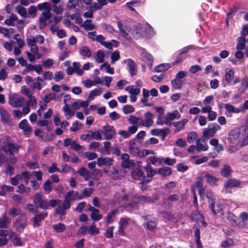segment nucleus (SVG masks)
I'll return each instance as SVG.
<instances>
[{"instance_id": "nucleus-1", "label": "nucleus", "mask_w": 248, "mask_h": 248, "mask_svg": "<svg viewBox=\"0 0 248 248\" xmlns=\"http://www.w3.org/2000/svg\"><path fill=\"white\" fill-rule=\"evenodd\" d=\"M129 199V193L125 192V189L123 188L114 194L112 198V202L114 204H123L127 203Z\"/></svg>"}, {"instance_id": "nucleus-2", "label": "nucleus", "mask_w": 248, "mask_h": 248, "mask_svg": "<svg viewBox=\"0 0 248 248\" xmlns=\"http://www.w3.org/2000/svg\"><path fill=\"white\" fill-rule=\"evenodd\" d=\"M20 148V145L16 143L12 142L7 139L3 142V145L1 146L2 150L9 155H13L14 152H18Z\"/></svg>"}, {"instance_id": "nucleus-3", "label": "nucleus", "mask_w": 248, "mask_h": 248, "mask_svg": "<svg viewBox=\"0 0 248 248\" xmlns=\"http://www.w3.org/2000/svg\"><path fill=\"white\" fill-rule=\"evenodd\" d=\"M70 207V201L64 199L62 201V205H58V207L55 209V212L59 216L61 220L63 219V216H64L66 214V210L69 209Z\"/></svg>"}, {"instance_id": "nucleus-4", "label": "nucleus", "mask_w": 248, "mask_h": 248, "mask_svg": "<svg viewBox=\"0 0 248 248\" xmlns=\"http://www.w3.org/2000/svg\"><path fill=\"white\" fill-rule=\"evenodd\" d=\"M140 143L136 139H133L129 142V153L132 156H138L140 155Z\"/></svg>"}, {"instance_id": "nucleus-5", "label": "nucleus", "mask_w": 248, "mask_h": 248, "mask_svg": "<svg viewBox=\"0 0 248 248\" xmlns=\"http://www.w3.org/2000/svg\"><path fill=\"white\" fill-rule=\"evenodd\" d=\"M221 127L217 123H212L209 124L208 128H205L203 131V136L209 138L214 136L216 132L220 129Z\"/></svg>"}, {"instance_id": "nucleus-6", "label": "nucleus", "mask_w": 248, "mask_h": 248, "mask_svg": "<svg viewBox=\"0 0 248 248\" xmlns=\"http://www.w3.org/2000/svg\"><path fill=\"white\" fill-rule=\"evenodd\" d=\"M48 216V212L45 211H43L40 214H36V215L31 219L32 221V226L34 228L39 227L41 225V221L46 218Z\"/></svg>"}, {"instance_id": "nucleus-7", "label": "nucleus", "mask_w": 248, "mask_h": 248, "mask_svg": "<svg viewBox=\"0 0 248 248\" xmlns=\"http://www.w3.org/2000/svg\"><path fill=\"white\" fill-rule=\"evenodd\" d=\"M206 197L208 200L209 208L211 210L214 216L217 215L215 205L216 202V198L214 193L211 191H208L206 194Z\"/></svg>"}, {"instance_id": "nucleus-8", "label": "nucleus", "mask_w": 248, "mask_h": 248, "mask_svg": "<svg viewBox=\"0 0 248 248\" xmlns=\"http://www.w3.org/2000/svg\"><path fill=\"white\" fill-rule=\"evenodd\" d=\"M16 223L17 224V229L23 230L28 225L27 217L25 214H21L16 218Z\"/></svg>"}, {"instance_id": "nucleus-9", "label": "nucleus", "mask_w": 248, "mask_h": 248, "mask_svg": "<svg viewBox=\"0 0 248 248\" xmlns=\"http://www.w3.org/2000/svg\"><path fill=\"white\" fill-rule=\"evenodd\" d=\"M51 16L50 11H43L41 16L39 18V28L40 29H44L46 26V21Z\"/></svg>"}, {"instance_id": "nucleus-10", "label": "nucleus", "mask_w": 248, "mask_h": 248, "mask_svg": "<svg viewBox=\"0 0 248 248\" xmlns=\"http://www.w3.org/2000/svg\"><path fill=\"white\" fill-rule=\"evenodd\" d=\"M104 131L102 133L105 136V139L107 140L112 139L115 135V131L114 127L111 125H109L108 124H106L103 127Z\"/></svg>"}, {"instance_id": "nucleus-11", "label": "nucleus", "mask_w": 248, "mask_h": 248, "mask_svg": "<svg viewBox=\"0 0 248 248\" xmlns=\"http://www.w3.org/2000/svg\"><path fill=\"white\" fill-rule=\"evenodd\" d=\"M196 187L198 189V194L202 200H203L205 198V188L203 187V182L202 178H198V180L195 182Z\"/></svg>"}, {"instance_id": "nucleus-12", "label": "nucleus", "mask_w": 248, "mask_h": 248, "mask_svg": "<svg viewBox=\"0 0 248 248\" xmlns=\"http://www.w3.org/2000/svg\"><path fill=\"white\" fill-rule=\"evenodd\" d=\"M196 187L198 189V194L202 200H203L205 198V188L203 187V182L202 178H198V180L195 182Z\"/></svg>"}, {"instance_id": "nucleus-13", "label": "nucleus", "mask_w": 248, "mask_h": 248, "mask_svg": "<svg viewBox=\"0 0 248 248\" xmlns=\"http://www.w3.org/2000/svg\"><path fill=\"white\" fill-rule=\"evenodd\" d=\"M140 203V196L137 194L129 193V199L127 203V205L133 207Z\"/></svg>"}, {"instance_id": "nucleus-14", "label": "nucleus", "mask_w": 248, "mask_h": 248, "mask_svg": "<svg viewBox=\"0 0 248 248\" xmlns=\"http://www.w3.org/2000/svg\"><path fill=\"white\" fill-rule=\"evenodd\" d=\"M18 127L21 129L23 130L24 134L30 133L32 132V128L28 125V121L26 119L22 120L19 124Z\"/></svg>"}, {"instance_id": "nucleus-15", "label": "nucleus", "mask_w": 248, "mask_h": 248, "mask_svg": "<svg viewBox=\"0 0 248 248\" xmlns=\"http://www.w3.org/2000/svg\"><path fill=\"white\" fill-rule=\"evenodd\" d=\"M206 182L210 185L214 186L218 185V182L219 179L214 175L206 173L204 175Z\"/></svg>"}, {"instance_id": "nucleus-16", "label": "nucleus", "mask_w": 248, "mask_h": 248, "mask_svg": "<svg viewBox=\"0 0 248 248\" xmlns=\"http://www.w3.org/2000/svg\"><path fill=\"white\" fill-rule=\"evenodd\" d=\"M114 162L113 159L109 157H98L97 159V164L99 167H101L103 165L110 166Z\"/></svg>"}, {"instance_id": "nucleus-17", "label": "nucleus", "mask_w": 248, "mask_h": 248, "mask_svg": "<svg viewBox=\"0 0 248 248\" xmlns=\"http://www.w3.org/2000/svg\"><path fill=\"white\" fill-rule=\"evenodd\" d=\"M127 61V66L129 68V72L130 75L133 77L137 74V65L135 62L132 59H128Z\"/></svg>"}, {"instance_id": "nucleus-18", "label": "nucleus", "mask_w": 248, "mask_h": 248, "mask_svg": "<svg viewBox=\"0 0 248 248\" xmlns=\"http://www.w3.org/2000/svg\"><path fill=\"white\" fill-rule=\"evenodd\" d=\"M177 116L178 118H179L180 114L177 110H174L172 113L168 112L166 114L164 123L166 124H168L171 121L177 118Z\"/></svg>"}, {"instance_id": "nucleus-19", "label": "nucleus", "mask_w": 248, "mask_h": 248, "mask_svg": "<svg viewBox=\"0 0 248 248\" xmlns=\"http://www.w3.org/2000/svg\"><path fill=\"white\" fill-rule=\"evenodd\" d=\"M24 98L22 96L14 98L10 100V103L15 108H19L22 106L24 102Z\"/></svg>"}, {"instance_id": "nucleus-20", "label": "nucleus", "mask_w": 248, "mask_h": 248, "mask_svg": "<svg viewBox=\"0 0 248 248\" xmlns=\"http://www.w3.org/2000/svg\"><path fill=\"white\" fill-rule=\"evenodd\" d=\"M118 213L119 210L117 209H115L114 210L108 213L106 217V221L107 224L112 223L114 221V218Z\"/></svg>"}, {"instance_id": "nucleus-21", "label": "nucleus", "mask_w": 248, "mask_h": 248, "mask_svg": "<svg viewBox=\"0 0 248 248\" xmlns=\"http://www.w3.org/2000/svg\"><path fill=\"white\" fill-rule=\"evenodd\" d=\"M102 93L101 88H95L90 92L89 95L88 97V101L94 99L95 96L100 95Z\"/></svg>"}, {"instance_id": "nucleus-22", "label": "nucleus", "mask_w": 248, "mask_h": 248, "mask_svg": "<svg viewBox=\"0 0 248 248\" xmlns=\"http://www.w3.org/2000/svg\"><path fill=\"white\" fill-rule=\"evenodd\" d=\"M232 169L231 166L228 165H224L223 169L220 170V174L226 178H229L231 176Z\"/></svg>"}, {"instance_id": "nucleus-23", "label": "nucleus", "mask_w": 248, "mask_h": 248, "mask_svg": "<svg viewBox=\"0 0 248 248\" xmlns=\"http://www.w3.org/2000/svg\"><path fill=\"white\" fill-rule=\"evenodd\" d=\"M15 11L17 12L23 18H27L29 17L27 14V9L20 5L16 6Z\"/></svg>"}, {"instance_id": "nucleus-24", "label": "nucleus", "mask_w": 248, "mask_h": 248, "mask_svg": "<svg viewBox=\"0 0 248 248\" xmlns=\"http://www.w3.org/2000/svg\"><path fill=\"white\" fill-rule=\"evenodd\" d=\"M93 191L92 188H85L82 191L81 194L78 197V200L84 199L85 197H89Z\"/></svg>"}, {"instance_id": "nucleus-25", "label": "nucleus", "mask_w": 248, "mask_h": 248, "mask_svg": "<svg viewBox=\"0 0 248 248\" xmlns=\"http://www.w3.org/2000/svg\"><path fill=\"white\" fill-rule=\"evenodd\" d=\"M79 54L83 57L90 58L92 55V52L88 47L86 46H82L79 49Z\"/></svg>"}, {"instance_id": "nucleus-26", "label": "nucleus", "mask_w": 248, "mask_h": 248, "mask_svg": "<svg viewBox=\"0 0 248 248\" xmlns=\"http://www.w3.org/2000/svg\"><path fill=\"white\" fill-rule=\"evenodd\" d=\"M172 173L171 169L168 167H162L158 169L157 173L164 176L170 175Z\"/></svg>"}, {"instance_id": "nucleus-27", "label": "nucleus", "mask_w": 248, "mask_h": 248, "mask_svg": "<svg viewBox=\"0 0 248 248\" xmlns=\"http://www.w3.org/2000/svg\"><path fill=\"white\" fill-rule=\"evenodd\" d=\"M17 20V16L14 14H12L9 18H7L4 21V23L8 26H15V21Z\"/></svg>"}, {"instance_id": "nucleus-28", "label": "nucleus", "mask_w": 248, "mask_h": 248, "mask_svg": "<svg viewBox=\"0 0 248 248\" xmlns=\"http://www.w3.org/2000/svg\"><path fill=\"white\" fill-rule=\"evenodd\" d=\"M144 172L142 170L136 169L134 170L131 173L132 177L135 179L139 180L144 176Z\"/></svg>"}, {"instance_id": "nucleus-29", "label": "nucleus", "mask_w": 248, "mask_h": 248, "mask_svg": "<svg viewBox=\"0 0 248 248\" xmlns=\"http://www.w3.org/2000/svg\"><path fill=\"white\" fill-rule=\"evenodd\" d=\"M144 170L146 172L147 176L152 177L157 173L156 170L154 169L150 165L147 164L144 167Z\"/></svg>"}, {"instance_id": "nucleus-30", "label": "nucleus", "mask_w": 248, "mask_h": 248, "mask_svg": "<svg viewBox=\"0 0 248 248\" xmlns=\"http://www.w3.org/2000/svg\"><path fill=\"white\" fill-rule=\"evenodd\" d=\"M51 4L48 2H44L38 4L37 9L39 11H51Z\"/></svg>"}, {"instance_id": "nucleus-31", "label": "nucleus", "mask_w": 248, "mask_h": 248, "mask_svg": "<svg viewBox=\"0 0 248 248\" xmlns=\"http://www.w3.org/2000/svg\"><path fill=\"white\" fill-rule=\"evenodd\" d=\"M117 26L118 29L119 30L120 32L122 34V36L127 39V36H128V33L124 29V28H126V26L123 27V24L121 21H118L117 22Z\"/></svg>"}, {"instance_id": "nucleus-32", "label": "nucleus", "mask_w": 248, "mask_h": 248, "mask_svg": "<svg viewBox=\"0 0 248 248\" xmlns=\"http://www.w3.org/2000/svg\"><path fill=\"white\" fill-rule=\"evenodd\" d=\"M171 84L175 89H181L184 84V82L181 79L176 78L171 80Z\"/></svg>"}, {"instance_id": "nucleus-33", "label": "nucleus", "mask_w": 248, "mask_h": 248, "mask_svg": "<svg viewBox=\"0 0 248 248\" xmlns=\"http://www.w3.org/2000/svg\"><path fill=\"white\" fill-rule=\"evenodd\" d=\"M77 172L79 173L80 176H82L86 181L88 180L90 178L89 170H87L84 167H81L78 170Z\"/></svg>"}, {"instance_id": "nucleus-34", "label": "nucleus", "mask_w": 248, "mask_h": 248, "mask_svg": "<svg viewBox=\"0 0 248 248\" xmlns=\"http://www.w3.org/2000/svg\"><path fill=\"white\" fill-rule=\"evenodd\" d=\"M238 42L236 45V49L238 50L244 49L246 46V39L244 37L241 36L238 38Z\"/></svg>"}, {"instance_id": "nucleus-35", "label": "nucleus", "mask_w": 248, "mask_h": 248, "mask_svg": "<svg viewBox=\"0 0 248 248\" xmlns=\"http://www.w3.org/2000/svg\"><path fill=\"white\" fill-rule=\"evenodd\" d=\"M145 117L146 118L145 126L150 127L154 123L152 119L153 117V114L150 112H147L145 114Z\"/></svg>"}, {"instance_id": "nucleus-36", "label": "nucleus", "mask_w": 248, "mask_h": 248, "mask_svg": "<svg viewBox=\"0 0 248 248\" xmlns=\"http://www.w3.org/2000/svg\"><path fill=\"white\" fill-rule=\"evenodd\" d=\"M52 228L56 232L60 233L65 230L66 226L62 223H58L53 225Z\"/></svg>"}, {"instance_id": "nucleus-37", "label": "nucleus", "mask_w": 248, "mask_h": 248, "mask_svg": "<svg viewBox=\"0 0 248 248\" xmlns=\"http://www.w3.org/2000/svg\"><path fill=\"white\" fill-rule=\"evenodd\" d=\"M170 68V65L169 63H162L155 67V71L156 72H161L166 71Z\"/></svg>"}, {"instance_id": "nucleus-38", "label": "nucleus", "mask_w": 248, "mask_h": 248, "mask_svg": "<svg viewBox=\"0 0 248 248\" xmlns=\"http://www.w3.org/2000/svg\"><path fill=\"white\" fill-rule=\"evenodd\" d=\"M94 211L91 213V217L94 221H99L102 218V215L99 214L98 209H94Z\"/></svg>"}, {"instance_id": "nucleus-39", "label": "nucleus", "mask_w": 248, "mask_h": 248, "mask_svg": "<svg viewBox=\"0 0 248 248\" xmlns=\"http://www.w3.org/2000/svg\"><path fill=\"white\" fill-rule=\"evenodd\" d=\"M154 202V201L150 197L146 196L144 195L140 196V203H149Z\"/></svg>"}, {"instance_id": "nucleus-40", "label": "nucleus", "mask_w": 248, "mask_h": 248, "mask_svg": "<svg viewBox=\"0 0 248 248\" xmlns=\"http://www.w3.org/2000/svg\"><path fill=\"white\" fill-rule=\"evenodd\" d=\"M105 67L106 68V72L110 74H114V69L113 67H110V64L108 62H105L100 65V69H102V68Z\"/></svg>"}, {"instance_id": "nucleus-41", "label": "nucleus", "mask_w": 248, "mask_h": 248, "mask_svg": "<svg viewBox=\"0 0 248 248\" xmlns=\"http://www.w3.org/2000/svg\"><path fill=\"white\" fill-rule=\"evenodd\" d=\"M0 114L2 120L4 121L5 122L8 121L10 115L6 110L2 108H0Z\"/></svg>"}, {"instance_id": "nucleus-42", "label": "nucleus", "mask_w": 248, "mask_h": 248, "mask_svg": "<svg viewBox=\"0 0 248 248\" xmlns=\"http://www.w3.org/2000/svg\"><path fill=\"white\" fill-rule=\"evenodd\" d=\"M56 99V94L53 93H49L45 95L43 100L46 104H47L50 100Z\"/></svg>"}, {"instance_id": "nucleus-43", "label": "nucleus", "mask_w": 248, "mask_h": 248, "mask_svg": "<svg viewBox=\"0 0 248 248\" xmlns=\"http://www.w3.org/2000/svg\"><path fill=\"white\" fill-rule=\"evenodd\" d=\"M208 149V145L206 144L205 145H202L200 142V139L196 141V149L198 151H207Z\"/></svg>"}, {"instance_id": "nucleus-44", "label": "nucleus", "mask_w": 248, "mask_h": 248, "mask_svg": "<svg viewBox=\"0 0 248 248\" xmlns=\"http://www.w3.org/2000/svg\"><path fill=\"white\" fill-rule=\"evenodd\" d=\"M43 188L46 192L49 193L52 190V186L50 180H47L43 184Z\"/></svg>"}, {"instance_id": "nucleus-45", "label": "nucleus", "mask_w": 248, "mask_h": 248, "mask_svg": "<svg viewBox=\"0 0 248 248\" xmlns=\"http://www.w3.org/2000/svg\"><path fill=\"white\" fill-rule=\"evenodd\" d=\"M103 143H104V148L100 149L99 150V152L100 153H104V150L105 149L106 151V154L109 155V152H108V150L110 148V145H111L110 142L109 141H105Z\"/></svg>"}, {"instance_id": "nucleus-46", "label": "nucleus", "mask_w": 248, "mask_h": 248, "mask_svg": "<svg viewBox=\"0 0 248 248\" xmlns=\"http://www.w3.org/2000/svg\"><path fill=\"white\" fill-rule=\"evenodd\" d=\"M111 63L113 64L115 62L118 61L120 59V53L119 51L117 50L114 51L112 53L110 56Z\"/></svg>"}, {"instance_id": "nucleus-47", "label": "nucleus", "mask_w": 248, "mask_h": 248, "mask_svg": "<svg viewBox=\"0 0 248 248\" xmlns=\"http://www.w3.org/2000/svg\"><path fill=\"white\" fill-rule=\"evenodd\" d=\"M84 27L86 30H93L95 28V26L92 23V20H86L84 22Z\"/></svg>"}, {"instance_id": "nucleus-48", "label": "nucleus", "mask_w": 248, "mask_h": 248, "mask_svg": "<svg viewBox=\"0 0 248 248\" xmlns=\"http://www.w3.org/2000/svg\"><path fill=\"white\" fill-rule=\"evenodd\" d=\"M123 110L124 114H127L134 112L135 108L130 105H126L123 107Z\"/></svg>"}, {"instance_id": "nucleus-49", "label": "nucleus", "mask_w": 248, "mask_h": 248, "mask_svg": "<svg viewBox=\"0 0 248 248\" xmlns=\"http://www.w3.org/2000/svg\"><path fill=\"white\" fill-rule=\"evenodd\" d=\"M36 206L41 209L46 210L48 209L49 205L47 201L43 200Z\"/></svg>"}, {"instance_id": "nucleus-50", "label": "nucleus", "mask_w": 248, "mask_h": 248, "mask_svg": "<svg viewBox=\"0 0 248 248\" xmlns=\"http://www.w3.org/2000/svg\"><path fill=\"white\" fill-rule=\"evenodd\" d=\"M198 138V135L195 132H190L187 136V140L188 143H192Z\"/></svg>"}, {"instance_id": "nucleus-51", "label": "nucleus", "mask_w": 248, "mask_h": 248, "mask_svg": "<svg viewBox=\"0 0 248 248\" xmlns=\"http://www.w3.org/2000/svg\"><path fill=\"white\" fill-rule=\"evenodd\" d=\"M21 210L20 208H12L8 211V214L10 216L15 217L17 215H20Z\"/></svg>"}, {"instance_id": "nucleus-52", "label": "nucleus", "mask_w": 248, "mask_h": 248, "mask_svg": "<svg viewBox=\"0 0 248 248\" xmlns=\"http://www.w3.org/2000/svg\"><path fill=\"white\" fill-rule=\"evenodd\" d=\"M130 220V218L128 217H121L119 220L118 224H120L122 226L126 228L129 223V221Z\"/></svg>"}, {"instance_id": "nucleus-53", "label": "nucleus", "mask_w": 248, "mask_h": 248, "mask_svg": "<svg viewBox=\"0 0 248 248\" xmlns=\"http://www.w3.org/2000/svg\"><path fill=\"white\" fill-rule=\"evenodd\" d=\"M125 228V227L119 224L118 229L115 233V235L122 236H125V232H124Z\"/></svg>"}, {"instance_id": "nucleus-54", "label": "nucleus", "mask_w": 248, "mask_h": 248, "mask_svg": "<svg viewBox=\"0 0 248 248\" xmlns=\"http://www.w3.org/2000/svg\"><path fill=\"white\" fill-rule=\"evenodd\" d=\"M43 200L44 199L43 195L40 193H37L35 194L34 198L33 199V202L34 204L36 206Z\"/></svg>"}, {"instance_id": "nucleus-55", "label": "nucleus", "mask_w": 248, "mask_h": 248, "mask_svg": "<svg viewBox=\"0 0 248 248\" xmlns=\"http://www.w3.org/2000/svg\"><path fill=\"white\" fill-rule=\"evenodd\" d=\"M88 233L91 235L97 234L99 233V230L93 224L90 227L88 230Z\"/></svg>"}, {"instance_id": "nucleus-56", "label": "nucleus", "mask_w": 248, "mask_h": 248, "mask_svg": "<svg viewBox=\"0 0 248 248\" xmlns=\"http://www.w3.org/2000/svg\"><path fill=\"white\" fill-rule=\"evenodd\" d=\"M37 8L34 6L31 5L28 8V13L30 15L32 18H34L36 16Z\"/></svg>"}, {"instance_id": "nucleus-57", "label": "nucleus", "mask_w": 248, "mask_h": 248, "mask_svg": "<svg viewBox=\"0 0 248 248\" xmlns=\"http://www.w3.org/2000/svg\"><path fill=\"white\" fill-rule=\"evenodd\" d=\"M248 109V100H246L243 106L240 108H235L233 107V113H238L241 111H244L245 109Z\"/></svg>"}, {"instance_id": "nucleus-58", "label": "nucleus", "mask_w": 248, "mask_h": 248, "mask_svg": "<svg viewBox=\"0 0 248 248\" xmlns=\"http://www.w3.org/2000/svg\"><path fill=\"white\" fill-rule=\"evenodd\" d=\"M115 227L114 226H112L110 227H108L107 229L106 233H105V236L108 238H111L113 236V229H114Z\"/></svg>"}, {"instance_id": "nucleus-59", "label": "nucleus", "mask_w": 248, "mask_h": 248, "mask_svg": "<svg viewBox=\"0 0 248 248\" xmlns=\"http://www.w3.org/2000/svg\"><path fill=\"white\" fill-rule=\"evenodd\" d=\"M97 57V62L99 63H102L104 62V58L105 57L104 52L101 50H98L96 52Z\"/></svg>"}, {"instance_id": "nucleus-60", "label": "nucleus", "mask_w": 248, "mask_h": 248, "mask_svg": "<svg viewBox=\"0 0 248 248\" xmlns=\"http://www.w3.org/2000/svg\"><path fill=\"white\" fill-rule=\"evenodd\" d=\"M186 58V56H184L181 52L177 55L175 60L172 63V65H175L179 64L183 60Z\"/></svg>"}, {"instance_id": "nucleus-61", "label": "nucleus", "mask_w": 248, "mask_h": 248, "mask_svg": "<svg viewBox=\"0 0 248 248\" xmlns=\"http://www.w3.org/2000/svg\"><path fill=\"white\" fill-rule=\"evenodd\" d=\"M232 70L229 68H227L226 69V74H225V80L228 83H230L232 79Z\"/></svg>"}, {"instance_id": "nucleus-62", "label": "nucleus", "mask_w": 248, "mask_h": 248, "mask_svg": "<svg viewBox=\"0 0 248 248\" xmlns=\"http://www.w3.org/2000/svg\"><path fill=\"white\" fill-rule=\"evenodd\" d=\"M144 58L146 61L149 62L148 64V67L150 68H152L153 66V63L154 62V59L152 55L149 53L146 54L144 56Z\"/></svg>"}, {"instance_id": "nucleus-63", "label": "nucleus", "mask_w": 248, "mask_h": 248, "mask_svg": "<svg viewBox=\"0 0 248 248\" xmlns=\"http://www.w3.org/2000/svg\"><path fill=\"white\" fill-rule=\"evenodd\" d=\"M90 132L91 133V135L93 137V139H94L97 140H100L102 139V136L100 131L98 130L93 132L91 130H90Z\"/></svg>"}, {"instance_id": "nucleus-64", "label": "nucleus", "mask_w": 248, "mask_h": 248, "mask_svg": "<svg viewBox=\"0 0 248 248\" xmlns=\"http://www.w3.org/2000/svg\"><path fill=\"white\" fill-rule=\"evenodd\" d=\"M74 191L71 190L68 192L65 195L64 199L68 200L69 201H74L76 200L75 197L74 195Z\"/></svg>"}]
</instances>
